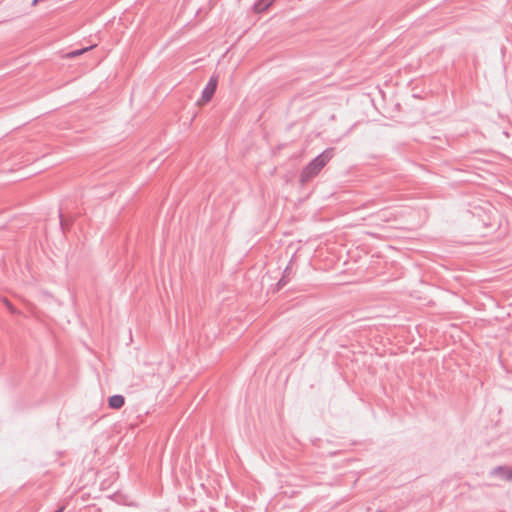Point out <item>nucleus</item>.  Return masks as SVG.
<instances>
[{
  "label": "nucleus",
  "mask_w": 512,
  "mask_h": 512,
  "mask_svg": "<svg viewBox=\"0 0 512 512\" xmlns=\"http://www.w3.org/2000/svg\"><path fill=\"white\" fill-rule=\"evenodd\" d=\"M65 509L64 506H60L59 508H57L54 512H63Z\"/></svg>",
  "instance_id": "obj_10"
},
{
  "label": "nucleus",
  "mask_w": 512,
  "mask_h": 512,
  "mask_svg": "<svg viewBox=\"0 0 512 512\" xmlns=\"http://www.w3.org/2000/svg\"><path fill=\"white\" fill-rule=\"evenodd\" d=\"M275 0H256L253 5V10L256 13L265 12Z\"/></svg>",
  "instance_id": "obj_5"
},
{
  "label": "nucleus",
  "mask_w": 512,
  "mask_h": 512,
  "mask_svg": "<svg viewBox=\"0 0 512 512\" xmlns=\"http://www.w3.org/2000/svg\"><path fill=\"white\" fill-rule=\"evenodd\" d=\"M335 149L326 148L322 153L313 158L301 171L299 181L302 185L316 177L326 164L334 157Z\"/></svg>",
  "instance_id": "obj_1"
},
{
  "label": "nucleus",
  "mask_w": 512,
  "mask_h": 512,
  "mask_svg": "<svg viewBox=\"0 0 512 512\" xmlns=\"http://www.w3.org/2000/svg\"><path fill=\"white\" fill-rule=\"evenodd\" d=\"M59 218H60V226H61V229L63 231H65V229H67L70 224H71V221L70 220H67L64 216H63V213L62 211L60 210L59 211Z\"/></svg>",
  "instance_id": "obj_7"
},
{
  "label": "nucleus",
  "mask_w": 512,
  "mask_h": 512,
  "mask_svg": "<svg viewBox=\"0 0 512 512\" xmlns=\"http://www.w3.org/2000/svg\"><path fill=\"white\" fill-rule=\"evenodd\" d=\"M218 85V77L215 75H212L207 84L205 85L204 89L202 90L201 99L198 101V103L203 102L207 103L209 102L212 97L214 96L216 89Z\"/></svg>",
  "instance_id": "obj_2"
},
{
  "label": "nucleus",
  "mask_w": 512,
  "mask_h": 512,
  "mask_svg": "<svg viewBox=\"0 0 512 512\" xmlns=\"http://www.w3.org/2000/svg\"><path fill=\"white\" fill-rule=\"evenodd\" d=\"M89 48H84V49H77V50H74L70 53L67 54L68 57L72 58V57H76L82 53H84L86 50H88Z\"/></svg>",
  "instance_id": "obj_8"
},
{
  "label": "nucleus",
  "mask_w": 512,
  "mask_h": 512,
  "mask_svg": "<svg viewBox=\"0 0 512 512\" xmlns=\"http://www.w3.org/2000/svg\"><path fill=\"white\" fill-rule=\"evenodd\" d=\"M492 476H498L503 480H512V468L508 466H497L491 471Z\"/></svg>",
  "instance_id": "obj_3"
},
{
  "label": "nucleus",
  "mask_w": 512,
  "mask_h": 512,
  "mask_svg": "<svg viewBox=\"0 0 512 512\" xmlns=\"http://www.w3.org/2000/svg\"><path fill=\"white\" fill-rule=\"evenodd\" d=\"M290 274V267L287 266L284 271L282 277L279 279V281L276 283V289L280 290L282 289L288 282L287 277Z\"/></svg>",
  "instance_id": "obj_6"
},
{
  "label": "nucleus",
  "mask_w": 512,
  "mask_h": 512,
  "mask_svg": "<svg viewBox=\"0 0 512 512\" xmlns=\"http://www.w3.org/2000/svg\"><path fill=\"white\" fill-rule=\"evenodd\" d=\"M125 404V398L123 395L115 394L108 398V406L111 409L118 410L122 408Z\"/></svg>",
  "instance_id": "obj_4"
},
{
  "label": "nucleus",
  "mask_w": 512,
  "mask_h": 512,
  "mask_svg": "<svg viewBox=\"0 0 512 512\" xmlns=\"http://www.w3.org/2000/svg\"><path fill=\"white\" fill-rule=\"evenodd\" d=\"M377 512H383V511L379 510V511H377Z\"/></svg>",
  "instance_id": "obj_11"
},
{
  "label": "nucleus",
  "mask_w": 512,
  "mask_h": 512,
  "mask_svg": "<svg viewBox=\"0 0 512 512\" xmlns=\"http://www.w3.org/2000/svg\"><path fill=\"white\" fill-rule=\"evenodd\" d=\"M5 303H6L7 307H8V309H9L10 311L14 312V309H13V307H12L11 303H9L7 300L5 301Z\"/></svg>",
  "instance_id": "obj_9"
}]
</instances>
